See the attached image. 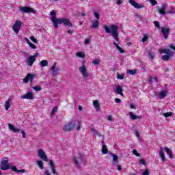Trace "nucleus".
Instances as JSON below:
<instances>
[{"label":"nucleus","instance_id":"1","mask_svg":"<svg viewBox=\"0 0 175 175\" xmlns=\"http://www.w3.org/2000/svg\"><path fill=\"white\" fill-rule=\"evenodd\" d=\"M51 21L53 23V25L55 27V28L57 29H58V24H64V25L66 27H72V23H70V21H69V19H66V18H57L55 17V12L54 10H52L51 12Z\"/></svg>","mask_w":175,"mask_h":175},{"label":"nucleus","instance_id":"2","mask_svg":"<svg viewBox=\"0 0 175 175\" xmlns=\"http://www.w3.org/2000/svg\"><path fill=\"white\" fill-rule=\"evenodd\" d=\"M103 28L107 33H111L112 37L116 42H120V38L118 37V26L116 25V24H113L109 27V26L105 25Z\"/></svg>","mask_w":175,"mask_h":175},{"label":"nucleus","instance_id":"3","mask_svg":"<svg viewBox=\"0 0 175 175\" xmlns=\"http://www.w3.org/2000/svg\"><path fill=\"white\" fill-rule=\"evenodd\" d=\"M76 126V120H73L66 124L63 127V131L64 132H70V131H73Z\"/></svg>","mask_w":175,"mask_h":175},{"label":"nucleus","instance_id":"4","mask_svg":"<svg viewBox=\"0 0 175 175\" xmlns=\"http://www.w3.org/2000/svg\"><path fill=\"white\" fill-rule=\"evenodd\" d=\"M72 161L77 167H80V163L83 162V156L79 154L78 156L73 157Z\"/></svg>","mask_w":175,"mask_h":175},{"label":"nucleus","instance_id":"5","mask_svg":"<svg viewBox=\"0 0 175 175\" xmlns=\"http://www.w3.org/2000/svg\"><path fill=\"white\" fill-rule=\"evenodd\" d=\"M8 161H9V159H8V157L4 158L3 160L1 161V170H8V169H10V166L8 163Z\"/></svg>","mask_w":175,"mask_h":175},{"label":"nucleus","instance_id":"6","mask_svg":"<svg viewBox=\"0 0 175 175\" xmlns=\"http://www.w3.org/2000/svg\"><path fill=\"white\" fill-rule=\"evenodd\" d=\"M20 10L21 12H22V13H33V14H35V13H36V11L35 10L28 6L21 7L20 8Z\"/></svg>","mask_w":175,"mask_h":175},{"label":"nucleus","instance_id":"7","mask_svg":"<svg viewBox=\"0 0 175 175\" xmlns=\"http://www.w3.org/2000/svg\"><path fill=\"white\" fill-rule=\"evenodd\" d=\"M12 29L14 30L15 33L17 35V33L20 32V29H21V21H16L12 27Z\"/></svg>","mask_w":175,"mask_h":175},{"label":"nucleus","instance_id":"8","mask_svg":"<svg viewBox=\"0 0 175 175\" xmlns=\"http://www.w3.org/2000/svg\"><path fill=\"white\" fill-rule=\"evenodd\" d=\"M33 79H35V75L34 74L27 73L25 78L23 79V83L25 84H27L28 81H30V83H32Z\"/></svg>","mask_w":175,"mask_h":175},{"label":"nucleus","instance_id":"9","mask_svg":"<svg viewBox=\"0 0 175 175\" xmlns=\"http://www.w3.org/2000/svg\"><path fill=\"white\" fill-rule=\"evenodd\" d=\"M38 157L41 159H43L45 162H49V158L46 155V153H44V151H43L42 149L38 150Z\"/></svg>","mask_w":175,"mask_h":175},{"label":"nucleus","instance_id":"10","mask_svg":"<svg viewBox=\"0 0 175 175\" xmlns=\"http://www.w3.org/2000/svg\"><path fill=\"white\" fill-rule=\"evenodd\" d=\"M129 3L135 9H142V8H144V5L136 3L135 0H129Z\"/></svg>","mask_w":175,"mask_h":175},{"label":"nucleus","instance_id":"11","mask_svg":"<svg viewBox=\"0 0 175 175\" xmlns=\"http://www.w3.org/2000/svg\"><path fill=\"white\" fill-rule=\"evenodd\" d=\"M79 71L81 72L83 77H85V79L88 77V71H87V67H85L84 65L79 68Z\"/></svg>","mask_w":175,"mask_h":175},{"label":"nucleus","instance_id":"12","mask_svg":"<svg viewBox=\"0 0 175 175\" xmlns=\"http://www.w3.org/2000/svg\"><path fill=\"white\" fill-rule=\"evenodd\" d=\"M161 33H163L164 39H167V38H169V33H170V29L162 27Z\"/></svg>","mask_w":175,"mask_h":175},{"label":"nucleus","instance_id":"13","mask_svg":"<svg viewBox=\"0 0 175 175\" xmlns=\"http://www.w3.org/2000/svg\"><path fill=\"white\" fill-rule=\"evenodd\" d=\"M8 127L10 130L12 131V132H13L14 133H20V132H21V129L15 127L14 126H13V124L10 123L8 124Z\"/></svg>","mask_w":175,"mask_h":175},{"label":"nucleus","instance_id":"14","mask_svg":"<svg viewBox=\"0 0 175 175\" xmlns=\"http://www.w3.org/2000/svg\"><path fill=\"white\" fill-rule=\"evenodd\" d=\"M35 61H36V58H34L32 55H30L27 60V64L28 65V66H32Z\"/></svg>","mask_w":175,"mask_h":175},{"label":"nucleus","instance_id":"15","mask_svg":"<svg viewBox=\"0 0 175 175\" xmlns=\"http://www.w3.org/2000/svg\"><path fill=\"white\" fill-rule=\"evenodd\" d=\"M21 99H33V94L32 92H27L26 94L21 96Z\"/></svg>","mask_w":175,"mask_h":175},{"label":"nucleus","instance_id":"16","mask_svg":"<svg viewBox=\"0 0 175 175\" xmlns=\"http://www.w3.org/2000/svg\"><path fill=\"white\" fill-rule=\"evenodd\" d=\"M122 91H124V90L122 89V86L118 85L116 87L115 93L118 94V95H120L121 96H124V93H122Z\"/></svg>","mask_w":175,"mask_h":175},{"label":"nucleus","instance_id":"17","mask_svg":"<svg viewBox=\"0 0 175 175\" xmlns=\"http://www.w3.org/2000/svg\"><path fill=\"white\" fill-rule=\"evenodd\" d=\"M166 4H162L161 8H158V12L160 14L165 16L166 14Z\"/></svg>","mask_w":175,"mask_h":175},{"label":"nucleus","instance_id":"18","mask_svg":"<svg viewBox=\"0 0 175 175\" xmlns=\"http://www.w3.org/2000/svg\"><path fill=\"white\" fill-rule=\"evenodd\" d=\"M49 165L51 169L53 174H57V170H55V164H54L53 160L49 161Z\"/></svg>","mask_w":175,"mask_h":175},{"label":"nucleus","instance_id":"19","mask_svg":"<svg viewBox=\"0 0 175 175\" xmlns=\"http://www.w3.org/2000/svg\"><path fill=\"white\" fill-rule=\"evenodd\" d=\"M164 151L165 152H167V154L170 157V159H173V158H174V156H173V153L172 152V150H170L169 148L165 146L164 148Z\"/></svg>","mask_w":175,"mask_h":175},{"label":"nucleus","instance_id":"20","mask_svg":"<svg viewBox=\"0 0 175 175\" xmlns=\"http://www.w3.org/2000/svg\"><path fill=\"white\" fill-rule=\"evenodd\" d=\"M90 28H93L94 29H97V28H99V21H93L92 22V25L90 26Z\"/></svg>","mask_w":175,"mask_h":175},{"label":"nucleus","instance_id":"21","mask_svg":"<svg viewBox=\"0 0 175 175\" xmlns=\"http://www.w3.org/2000/svg\"><path fill=\"white\" fill-rule=\"evenodd\" d=\"M93 106L97 111H99L100 110V105L99 104V101H98V100H95L93 101Z\"/></svg>","mask_w":175,"mask_h":175},{"label":"nucleus","instance_id":"22","mask_svg":"<svg viewBox=\"0 0 175 175\" xmlns=\"http://www.w3.org/2000/svg\"><path fill=\"white\" fill-rule=\"evenodd\" d=\"M55 65H57V63H55V64L51 67L52 75L53 76H57V75H58V68H57Z\"/></svg>","mask_w":175,"mask_h":175},{"label":"nucleus","instance_id":"23","mask_svg":"<svg viewBox=\"0 0 175 175\" xmlns=\"http://www.w3.org/2000/svg\"><path fill=\"white\" fill-rule=\"evenodd\" d=\"M159 150L160 152L159 154L160 155V157L161 158L162 161L164 162V161H166V158L165 157V153H163V148L160 147Z\"/></svg>","mask_w":175,"mask_h":175},{"label":"nucleus","instance_id":"24","mask_svg":"<svg viewBox=\"0 0 175 175\" xmlns=\"http://www.w3.org/2000/svg\"><path fill=\"white\" fill-rule=\"evenodd\" d=\"M129 114H130V117H131V120H140V119L143 118L142 116L135 115V113H133V112H130Z\"/></svg>","mask_w":175,"mask_h":175},{"label":"nucleus","instance_id":"25","mask_svg":"<svg viewBox=\"0 0 175 175\" xmlns=\"http://www.w3.org/2000/svg\"><path fill=\"white\" fill-rule=\"evenodd\" d=\"M113 43L114 46L116 47V49L120 51V53H121L122 54H124V53H125L123 49L118 46V44L116 42V41H113Z\"/></svg>","mask_w":175,"mask_h":175},{"label":"nucleus","instance_id":"26","mask_svg":"<svg viewBox=\"0 0 175 175\" xmlns=\"http://www.w3.org/2000/svg\"><path fill=\"white\" fill-rule=\"evenodd\" d=\"M159 53H165L167 54V55H172V52L170 51V49H160Z\"/></svg>","mask_w":175,"mask_h":175},{"label":"nucleus","instance_id":"27","mask_svg":"<svg viewBox=\"0 0 175 175\" xmlns=\"http://www.w3.org/2000/svg\"><path fill=\"white\" fill-rule=\"evenodd\" d=\"M113 157V165H117L118 163V156L117 154H112Z\"/></svg>","mask_w":175,"mask_h":175},{"label":"nucleus","instance_id":"28","mask_svg":"<svg viewBox=\"0 0 175 175\" xmlns=\"http://www.w3.org/2000/svg\"><path fill=\"white\" fill-rule=\"evenodd\" d=\"M166 95H167V91L162 90L160 92V99H163V98H165Z\"/></svg>","mask_w":175,"mask_h":175},{"label":"nucleus","instance_id":"29","mask_svg":"<svg viewBox=\"0 0 175 175\" xmlns=\"http://www.w3.org/2000/svg\"><path fill=\"white\" fill-rule=\"evenodd\" d=\"M5 110H9L10 109V98L5 101Z\"/></svg>","mask_w":175,"mask_h":175},{"label":"nucleus","instance_id":"30","mask_svg":"<svg viewBox=\"0 0 175 175\" xmlns=\"http://www.w3.org/2000/svg\"><path fill=\"white\" fill-rule=\"evenodd\" d=\"M40 66L44 68V66H47L49 65V62L47 60H42L40 62Z\"/></svg>","mask_w":175,"mask_h":175},{"label":"nucleus","instance_id":"31","mask_svg":"<svg viewBox=\"0 0 175 175\" xmlns=\"http://www.w3.org/2000/svg\"><path fill=\"white\" fill-rule=\"evenodd\" d=\"M102 154H107L108 150L107 146L106 145H103L102 150H101Z\"/></svg>","mask_w":175,"mask_h":175},{"label":"nucleus","instance_id":"32","mask_svg":"<svg viewBox=\"0 0 175 175\" xmlns=\"http://www.w3.org/2000/svg\"><path fill=\"white\" fill-rule=\"evenodd\" d=\"M27 42V44H29V46L31 48V49H36V46L33 44H32V42H31V41H29V39H26Z\"/></svg>","mask_w":175,"mask_h":175},{"label":"nucleus","instance_id":"33","mask_svg":"<svg viewBox=\"0 0 175 175\" xmlns=\"http://www.w3.org/2000/svg\"><path fill=\"white\" fill-rule=\"evenodd\" d=\"M75 55H77V57H79V58H84L85 57V55L83 53V52L76 53Z\"/></svg>","mask_w":175,"mask_h":175},{"label":"nucleus","instance_id":"34","mask_svg":"<svg viewBox=\"0 0 175 175\" xmlns=\"http://www.w3.org/2000/svg\"><path fill=\"white\" fill-rule=\"evenodd\" d=\"M171 55H164L161 57L163 61H169V58H170Z\"/></svg>","mask_w":175,"mask_h":175},{"label":"nucleus","instance_id":"35","mask_svg":"<svg viewBox=\"0 0 175 175\" xmlns=\"http://www.w3.org/2000/svg\"><path fill=\"white\" fill-rule=\"evenodd\" d=\"M146 53L148 54V57H150V59H154V53H151L150 51H147Z\"/></svg>","mask_w":175,"mask_h":175},{"label":"nucleus","instance_id":"36","mask_svg":"<svg viewBox=\"0 0 175 175\" xmlns=\"http://www.w3.org/2000/svg\"><path fill=\"white\" fill-rule=\"evenodd\" d=\"M136 72H137L136 70H127V73H129V75H136Z\"/></svg>","mask_w":175,"mask_h":175},{"label":"nucleus","instance_id":"37","mask_svg":"<svg viewBox=\"0 0 175 175\" xmlns=\"http://www.w3.org/2000/svg\"><path fill=\"white\" fill-rule=\"evenodd\" d=\"M38 166L40 167V169H43V161H37Z\"/></svg>","mask_w":175,"mask_h":175},{"label":"nucleus","instance_id":"38","mask_svg":"<svg viewBox=\"0 0 175 175\" xmlns=\"http://www.w3.org/2000/svg\"><path fill=\"white\" fill-rule=\"evenodd\" d=\"M33 90L36 92L42 91V87L40 86H34L33 87Z\"/></svg>","mask_w":175,"mask_h":175},{"label":"nucleus","instance_id":"39","mask_svg":"<svg viewBox=\"0 0 175 175\" xmlns=\"http://www.w3.org/2000/svg\"><path fill=\"white\" fill-rule=\"evenodd\" d=\"M163 116L164 117H172V116H173V113L172 112L164 113H163Z\"/></svg>","mask_w":175,"mask_h":175},{"label":"nucleus","instance_id":"40","mask_svg":"<svg viewBox=\"0 0 175 175\" xmlns=\"http://www.w3.org/2000/svg\"><path fill=\"white\" fill-rule=\"evenodd\" d=\"M94 16H95L96 20H98V21H99V18L100 17V15L99 14V13H98L96 12H94Z\"/></svg>","mask_w":175,"mask_h":175},{"label":"nucleus","instance_id":"41","mask_svg":"<svg viewBox=\"0 0 175 175\" xmlns=\"http://www.w3.org/2000/svg\"><path fill=\"white\" fill-rule=\"evenodd\" d=\"M149 2H150L152 6H155V5H158V2L156 1V0H149Z\"/></svg>","mask_w":175,"mask_h":175},{"label":"nucleus","instance_id":"42","mask_svg":"<svg viewBox=\"0 0 175 175\" xmlns=\"http://www.w3.org/2000/svg\"><path fill=\"white\" fill-rule=\"evenodd\" d=\"M154 24L155 27H157V28H158L159 29H161V25H159V22L154 21Z\"/></svg>","mask_w":175,"mask_h":175},{"label":"nucleus","instance_id":"43","mask_svg":"<svg viewBox=\"0 0 175 175\" xmlns=\"http://www.w3.org/2000/svg\"><path fill=\"white\" fill-rule=\"evenodd\" d=\"M30 39L32 42H33V43H38V40H36V38H35V37H33V36L30 37Z\"/></svg>","mask_w":175,"mask_h":175},{"label":"nucleus","instance_id":"44","mask_svg":"<svg viewBox=\"0 0 175 175\" xmlns=\"http://www.w3.org/2000/svg\"><path fill=\"white\" fill-rule=\"evenodd\" d=\"M133 154L134 155H136V157H140V154L137 153V150H136V149H134V150H133Z\"/></svg>","mask_w":175,"mask_h":175},{"label":"nucleus","instance_id":"45","mask_svg":"<svg viewBox=\"0 0 175 175\" xmlns=\"http://www.w3.org/2000/svg\"><path fill=\"white\" fill-rule=\"evenodd\" d=\"M91 132L94 135H99V133H98V131L95 130V129H92Z\"/></svg>","mask_w":175,"mask_h":175},{"label":"nucleus","instance_id":"46","mask_svg":"<svg viewBox=\"0 0 175 175\" xmlns=\"http://www.w3.org/2000/svg\"><path fill=\"white\" fill-rule=\"evenodd\" d=\"M142 175H150V171L148 170H145V171L142 173Z\"/></svg>","mask_w":175,"mask_h":175},{"label":"nucleus","instance_id":"47","mask_svg":"<svg viewBox=\"0 0 175 175\" xmlns=\"http://www.w3.org/2000/svg\"><path fill=\"white\" fill-rule=\"evenodd\" d=\"M93 65H99V60L95 59L92 61Z\"/></svg>","mask_w":175,"mask_h":175},{"label":"nucleus","instance_id":"48","mask_svg":"<svg viewBox=\"0 0 175 175\" xmlns=\"http://www.w3.org/2000/svg\"><path fill=\"white\" fill-rule=\"evenodd\" d=\"M169 47H170V49H172V50H174V51H175V46H174V43L170 44L169 45Z\"/></svg>","mask_w":175,"mask_h":175},{"label":"nucleus","instance_id":"49","mask_svg":"<svg viewBox=\"0 0 175 175\" xmlns=\"http://www.w3.org/2000/svg\"><path fill=\"white\" fill-rule=\"evenodd\" d=\"M117 79H119V80H124V75H118Z\"/></svg>","mask_w":175,"mask_h":175},{"label":"nucleus","instance_id":"50","mask_svg":"<svg viewBox=\"0 0 175 175\" xmlns=\"http://www.w3.org/2000/svg\"><path fill=\"white\" fill-rule=\"evenodd\" d=\"M21 132L22 133V137H23V139H25L26 134H25V132L24 131V130H21Z\"/></svg>","mask_w":175,"mask_h":175},{"label":"nucleus","instance_id":"51","mask_svg":"<svg viewBox=\"0 0 175 175\" xmlns=\"http://www.w3.org/2000/svg\"><path fill=\"white\" fill-rule=\"evenodd\" d=\"M56 110H57V107H55L52 110V111H51V116L53 117V116H54V113H55Z\"/></svg>","mask_w":175,"mask_h":175},{"label":"nucleus","instance_id":"52","mask_svg":"<svg viewBox=\"0 0 175 175\" xmlns=\"http://www.w3.org/2000/svg\"><path fill=\"white\" fill-rule=\"evenodd\" d=\"M12 170H13V172H16V173H18V170H17V167L13 166L12 167Z\"/></svg>","mask_w":175,"mask_h":175},{"label":"nucleus","instance_id":"53","mask_svg":"<svg viewBox=\"0 0 175 175\" xmlns=\"http://www.w3.org/2000/svg\"><path fill=\"white\" fill-rule=\"evenodd\" d=\"M148 39V37H147L146 36H144V37L142 40V42H143V43H144V42H147Z\"/></svg>","mask_w":175,"mask_h":175},{"label":"nucleus","instance_id":"54","mask_svg":"<svg viewBox=\"0 0 175 175\" xmlns=\"http://www.w3.org/2000/svg\"><path fill=\"white\" fill-rule=\"evenodd\" d=\"M81 128V124H80V122H78V124H77V131H80Z\"/></svg>","mask_w":175,"mask_h":175},{"label":"nucleus","instance_id":"55","mask_svg":"<svg viewBox=\"0 0 175 175\" xmlns=\"http://www.w3.org/2000/svg\"><path fill=\"white\" fill-rule=\"evenodd\" d=\"M90 38H87L85 40L84 44H85L87 46V44H88V43H90Z\"/></svg>","mask_w":175,"mask_h":175},{"label":"nucleus","instance_id":"56","mask_svg":"<svg viewBox=\"0 0 175 175\" xmlns=\"http://www.w3.org/2000/svg\"><path fill=\"white\" fill-rule=\"evenodd\" d=\"M116 103H121V99L116 98H115Z\"/></svg>","mask_w":175,"mask_h":175},{"label":"nucleus","instance_id":"57","mask_svg":"<svg viewBox=\"0 0 175 175\" xmlns=\"http://www.w3.org/2000/svg\"><path fill=\"white\" fill-rule=\"evenodd\" d=\"M140 163H142V165H146V161L143 159H142L140 160Z\"/></svg>","mask_w":175,"mask_h":175},{"label":"nucleus","instance_id":"58","mask_svg":"<svg viewBox=\"0 0 175 175\" xmlns=\"http://www.w3.org/2000/svg\"><path fill=\"white\" fill-rule=\"evenodd\" d=\"M44 175H51L50 174V171H49V170H45Z\"/></svg>","mask_w":175,"mask_h":175},{"label":"nucleus","instance_id":"59","mask_svg":"<svg viewBox=\"0 0 175 175\" xmlns=\"http://www.w3.org/2000/svg\"><path fill=\"white\" fill-rule=\"evenodd\" d=\"M130 108H131V109H136V107L135 106V105H134L133 103H131V104L130 105Z\"/></svg>","mask_w":175,"mask_h":175},{"label":"nucleus","instance_id":"60","mask_svg":"<svg viewBox=\"0 0 175 175\" xmlns=\"http://www.w3.org/2000/svg\"><path fill=\"white\" fill-rule=\"evenodd\" d=\"M150 80H151V81H152V80H154L155 81H158V78L157 77H155L153 78H150Z\"/></svg>","mask_w":175,"mask_h":175},{"label":"nucleus","instance_id":"61","mask_svg":"<svg viewBox=\"0 0 175 175\" xmlns=\"http://www.w3.org/2000/svg\"><path fill=\"white\" fill-rule=\"evenodd\" d=\"M18 173H25V170L23 169L21 170H18Z\"/></svg>","mask_w":175,"mask_h":175},{"label":"nucleus","instance_id":"62","mask_svg":"<svg viewBox=\"0 0 175 175\" xmlns=\"http://www.w3.org/2000/svg\"><path fill=\"white\" fill-rule=\"evenodd\" d=\"M107 120H108V121H113V117L109 116L107 117Z\"/></svg>","mask_w":175,"mask_h":175},{"label":"nucleus","instance_id":"63","mask_svg":"<svg viewBox=\"0 0 175 175\" xmlns=\"http://www.w3.org/2000/svg\"><path fill=\"white\" fill-rule=\"evenodd\" d=\"M67 32H68V33L69 35H72V34L73 33V31H72V30H70V29L68 30Z\"/></svg>","mask_w":175,"mask_h":175},{"label":"nucleus","instance_id":"64","mask_svg":"<svg viewBox=\"0 0 175 175\" xmlns=\"http://www.w3.org/2000/svg\"><path fill=\"white\" fill-rule=\"evenodd\" d=\"M116 5H121V0H116Z\"/></svg>","mask_w":175,"mask_h":175}]
</instances>
